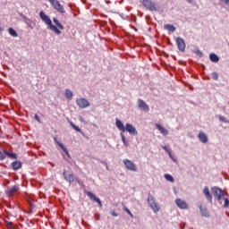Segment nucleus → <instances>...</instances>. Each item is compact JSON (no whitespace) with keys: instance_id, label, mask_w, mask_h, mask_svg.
Returning a JSON list of instances; mask_svg holds the SVG:
<instances>
[{"instance_id":"nucleus-1","label":"nucleus","mask_w":229,"mask_h":229,"mask_svg":"<svg viewBox=\"0 0 229 229\" xmlns=\"http://www.w3.org/2000/svg\"><path fill=\"white\" fill-rule=\"evenodd\" d=\"M115 126L119 130V131H122L120 133V136L122 139V142L125 148H128V146H130V142L126 140V136H124V131H128L129 135H132V136L139 135V131H137V128H135V126H133L131 123H126L124 125V123H123V121L116 118Z\"/></svg>"},{"instance_id":"nucleus-2","label":"nucleus","mask_w":229,"mask_h":229,"mask_svg":"<svg viewBox=\"0 0 229 229\" xmlns=\"http://www.w3.org/2000/svg\"><path fill=\"white\" fill-rule=\"evenodd\" d=\"M39 17H40L41 21H43V22H45V24H47V26H48L49 30H51V31H54V33H55L56 35H61L62 31L60 30L65 29V27H64V25H62V23H60L58 19L53 18V21H52L51 18H49V16H47V13H44V11L39 12ZM53 22L55 25L53 24Z\"/></svg>"},{"instance_id":"nucleus-3","label":"nucleus","mask_w":229,"mask_h":229,"mask_svg":"<svg viewBox=\"0 0 229 229\" xmlns=\"http://www.w3.org/2000/svg\"><path fill=\"white\" fill-rule=\"evenodd\" d=\"M141 4L149 12H158L160 10V5L151 0H142Z\"/></svg>"},{"instance_id":"nucleus-4","label":"nucleus","mask_w":229,"mask_h":229,"mask_svg":"<svg viewBox=\"0 0 229 229\" xmlns=\"http://www.w3.org/2000/svg\"><path fill=\"white\" fill-rule=\"evenodd\" d=\"M147 203L148 204L154 214L159 212L160 208H158V202H157V199H155V197H153V195H151V193H148V195Z\"/></svg>"},{"instance_id":"nucleus-5","label":"nucleus","mask_w":229,"mask_h":229,"mask_svg":"<svg viewBox=\"0 0 229 229\" xmlns=\"http://www.w3.org/2000/svg\"><path fill=\"white\" fill-rule=\"evenodd\" d=\"M211 192L216 198V201H221V199H225V193L223 192V190L221 188L215 186L211 189Z\"/></svg>"},{"instance_id":"nucleus-6","label":"nucleus","mask_w":229,"mask_h":229,"mask_svg":"<svg viewBox=\"0 0 229 229\" xmlns=\"http://www.w3.org/2000/svg\"><path fill=\"white\" fill-rule=\"evenodd\" d=\"M19 191H21V186L19 184L11 186V187H7L5 189V194L6 196H8V198H13L17 192H19Z\"/></svg>"},{"instance_id":"nucleus-7","label":"nucleus","mask_w":229,"mask_h":229,"mask_svg":"<svg viewBox=\"0 0 229 229\" xmlns=\"http://www.w3.org/2000/svg\"><path fill=\"white\" fill-rule=\"evenodd\" d=\"M51 6L55 10V12H58V13H65V8H64V5L60 4V1L58 0H48Z\"/></svg>"},{"instance_id":"nucleus-8","label":"nucleus","mask_w":229,"mask_h":229,"mask_svg":"<svg viewBox=\"0 0 229 229\" xmlns=\"http://www.w3.org/2000/svg\"><path fill=\"white\" fill-rule=\"evenodd\" d=\"M84 192L88 196V198H89V199H91V201H95L96 203H98V205L100 207V208H103V204L101 203V199L98 198L91 191H85Z\"/></svg>"},{"instance_id":"nucleus-9","label":"nucleus","mask_w":229,"mask_h":229,"mask_svg":"<svg viewBox=\"0 0 229 229\" xmlns=\"http://www.w3.org/2000/svg\"><path fill=\"white\" fill-rule=\"evenodd\" d=\"M76 103L79 108H89L90 106V102L87 98H77Z\"/></svg>"},{"instance_id":"nucleus-10","label":"nucleus","mask_w":229,"mask_h":229,"mask_svg":"<svg viewBox=\"0 0 229 229\" xmlns=\"http://www.w3.org/2000/svg\"><path fill=\"white\" fill-rule=\"evenodd\" d=\"M123 164L128 171L137 172V165L130 159H123Z\"/></svg>"},{"instance_id":"nucleus-11","label":"nucleus","mask_w":229,"mask_h":229,"mask_svg":"<svg viewBox=\"0 0 229 229\" xmlns=\"http://www.w3.org/2000/svg\"><path fill=\"white\" fill-rule=\"evenodd\" d=\"M137 105L140 110H142V112H149V106L141 98L138 99Z\"/></svg>"},{"instance_id":"nucleus-12","label":"nucleus","mask_w":229,"mask_h":229,"mask_svg":"<svg viewBox=\"0 0 229 229\" xmlns=\"http://www.w3.org/2000/svg\"><path fill=\"white\" fill-rule=\"evenodd\" d=\"M54 140H55V144H57V146H59V148H61V149L65 153V155H67V157H69V158H71V154H69V150H67V148H65L64 143H62L58 140V137L55 136Z\"/></svg>"},{"instance_id":"nucleus-13","label":"nucleus","mask_w":229,"mask_h":229,"mask_svg":"<svg viewBox=\"0 0 229 229\" xmlns=\"http://www.w3.org/2000/svg\"><path fill=\"white\" fill-rule=\"evenodd\" d=\"M177 49L183 53L185 51V40L182 38H176Z\"/></svg>"},{"instance_id":"nucleus-14","label":"nucleus","mask_w":229,"mask_h":229,"mask_svg":"<svg viewBox=\"0 0 229 229\" xmlns=\"http://www.w3.org/2000/svg\"><path fill=\"white\" fill-rule=\"evenodd\" d=\"M175 205H177V207L180 208L182 210H187V208H189V205H187V202H185L182 199H176Z\"/></svg>"},{"instance_id":"nucleus-15","label":"nucleus","mask_w":229,"mask_h":229,"mask_svg":"<svg viewBox=\"0 0 229 229\" xmlns=\"http://www.w3.org/2000/svg\"><path fill=\"white\" fill-rule=\"evenodd\" d=\"M63 176L65 180V182H68V183L74 182V175L72 174H69L67 170H64Z\"/></svg>"},{"instance_id":"nucleus-16","label":"nucleus","mask_w":229,"mask_h":229,"mask_svg":"<svg viewBox=\"0 0 229 229\" xmlns=\"http://www.w3.org/2000/svg\"><path fill=\"white\" fill-rule=\"evenodd\" d=\"M203 194L206 196V199L209 203H212V193H210V190L208 186H205L203 189Z\"/></svg>"},{"instance_id":"nucleus-17","label":"nucleus","mask_w":229,"mask_h":229,"mask_svg":"<svg viewBox=\"0 0 229 229\" xmlns=\"http://www.w3.org/2000/svg\"><path fill=\"white\" fill-rule=\"evenodd\" d=\"M12 169H13V171H19V169L22 168V162L21 161H13L11 164Z\"/></svg>"},{"instance_id":"nucleus-18","label":"nucleus","mask_w":229,"mask_h":229,"mask_svg":"<svg viewBox=\"0 0 229 229\" xmlns=\"http://www.w3.org/2000/svg\"><path fill=\"white\" fill-rule=\"evenodd\" d=\"M198 137L200 142H202L203 144H207V142H208V137H207V134L205 132L200 131Z\"/></svg>"},{"instance_id":"nucleus-19","label":"nucleus","mask_w":229,"mask_h":229,"mask_svg":"<svg viewBox=\"0 0 229 229\" xmlns=\"http://www.w3.org/2000/svg\"><path fill=\"white\" fill-rule=\"evenodd\" d=\"M199 212L202 216V217H210V215L208 214V210L207 209V208H203V206H199Z\"/></svg>"},{"instance_id":"nucleus-20","label":"nucleus","mask_w":229,"mask_h":229,"mask_svg":"<svg viewBox=\"0 0 229 229\" xmlns=\"http://www.w3.org/2000/svg\"><path fill=\"white\" fill-rule=\"evenodd\" d=\"M157 129L158 130V131H160V133H162V135H169V131H167V129L164 128V126L160 125V124H157L156 125Z\"/></svg>"},{"instance_id":"nucleus-21","label":"nucleus","mask_w":229,"mask_h":229,"mask_svg":"<svg viewBox=\"0 0 229 229\" xmlns=\"http://www.w3.org/2000/svg\"><path fill=\"white\" fill-rule=\"evenodd\" d=\"M4 153L5 157H8L12 160H17V154L13 153V152H8V150H6V149H4Z\"/></svg>"},{"instance_id":"nucleus-22","label":"nucleus","mask_w":229,"mask_h":229,"mask_svg":"<svg viewBox=\"0 0 229 229\" xmlns=\"http://www.w3.org/2000/svg\"><path fill=\"white\" fill-rule=\"evenodd\" d=\"M209 60L213 62V64H217V62H219V56L215 53H211L209 54Z\"/></svg>"},{"instance_id":"nucleus-23","label":"nucleus","mask_w":229,"mask_h":229,"mask_svg":"<svg viewBox=\"0 0 229 229\" xmlns=\"http://www.w3.org/2000/svg\"><path fill=\"white\" fill-rule=\"evenodd\" d=\"M8 33H9V35H11V37H14V38L19 37V34L17 33V31L13 28H9L8 29Z\"/></svg>"},{"instance_id":"nucleus-24","label":"nucleus","mask_w":229,"mask_h":229,"mask_svg":"<svg viewBox=\"0 0 229 229\" xmlns=\"http://www.w3.org/2000/svg\"><path fill=\"white\" fill-rule=\"evenodd\" d=\"M165 30H166L167 31L174 32L176 31V27H174V25L166 24L165 25Z\"/></svg>"},{"instance_id":"nucleus-25","label":"nucleus","mask_w":229,"mask_h":229,"mask_svg":"<svg viewBox=\"0 0 229 229\" xmlns=\"http://www.w3.org/2000/svg\"><path fill=\"white\" fill-rule=\"evenodd\" d=\"M65 98L69 100L72 99V91H71V89H67L65 90Z\"/></svg>"},{"instance_id":"nucleus-26","label":"nucleus","mask_w":229,"mask_h":229,"mask_svg":"<svg viewBox=\"0 0 229 229\" xmlns=\"http://www.w3.org/2000/svg\"><path fill=\"white\" fill-rule=\"evenodd\" d=\"M23 21L29 28H31V30H33V27H31V20L30 18L24 17Z\"/></svg>"},{"instance_id":"nucleus-27","label":"nucleus","mask_w":229,"mask_h":229,"mask_svg":"<svg viewBox=\"0 0 229 229\" xmlns=\"http://www.w3.org/2000/svg\"><path fill=\"white\" fill-rule=\"evenodd\" d=\"M70 125L73 130H75V131H79V133H81V129H80V127L75 125L72 122H70Z\"/></svg>"},{"instance_id":"nucleus-28","label":"nucleus","mask_w":229,"mask_h":229,"mask_svg":"<svg viewBox=\"0 0 229 229\" xmlns=\"http://www.w3.org/2000/svg\"><path fill=\"white\" fill-rule=\"evenodd\" d=\"M165 178L167 180V182H171L172 183L174 182V178L169 174H165Z\"/></svg>"},{"instance_id":"nucleus-29","label":"nucleus","mask_w":229,"mask_h":229,"mask_svg":"<svg viewBox=\"0 0 229 229\" xmlns=\"http://www.w3.org/2000/svg\"><path fill=\"white\" fill-rule=\"evenodd\" d=\"M212 80H215V81H217L219 80V74L216 72H213L211 73Z\"/></svg>"},{"instance_id":"nucleus-30","label":"nucleus","mask_w":229,"mask_h":229,"mask_svg":"<svg viewBox=\"0 0 229 229\" xmlns=\"http://www.w3.org/2000/svg\"><path fill=\"white\" fill-rule=\"evenodd\" d=\"M219 121H221L222 123H225V124H229V120L226 119V117L223 116V115H219L218 116Z\"/></svg>"},{"instance_id":"nucleus-31","label":"nucleus","mask_w":229,"mask_h":229,"mask_svg":"<svg viewBox=\"0 0 229 229\" xmlns=\"http://www.w3.org/2000/svg\"><path fill=\"white\" fill-rule=\"evenodd\" d=\"M123 209L124 210V212H126V214H128V216H130V217H131V219H133V214L126 206H124Z\"/></svg>"},{"instance_id":"nucleus-32","label":"nucleus","mask_w":229,"mask_h":229,"mask_svg":"<svg viewBox=\"0 0 229 229\" xmlns=\"http://www.w3.org/2000/svg\"><path fill=\"white\" fill-rule=\"evenodd\" d=\"M224 199L225 200V203H224V208H228V207H229V199H226V198H225L224 197V199Z\"/></svg>"},{"instance_id":"nucleus-33","label":"nucleus","mask_w":229,"mask_h":229,"mask_svg":"<svg viewBox=\"0 0 229 229\" xmlns=\"http://www.w3.org/2000/svg\"><path fill=\"white\" fill-rule=\"evenodd\" d=\"M6 159V154L3 153L1 150H0V160H5Z\"/></svg>"},{"instance_id":"nucleus-34","label":"nucleus","mask_w":229,"mask_h":229,"mask_svg":"<svg viewBox=\"0 0 229 229\" xmlns=\"http://www.w3.org/2000/svg\"><path fill=\"white\" fill-rule=\"evenodd\" d=\"M195 55H197V56H199V58H202V56H203V52H200L199 50H196V51H195Z\"/></svg>"},{"instance_id":"nucleus-35","label":"nucleus","mask_w":229,"mask_h":229,"mask_svg":"<svg viewBox=\"0 0 229 229\" xmlns=\"http://www.w3.org/2000/svg\"><path fill=\"white\" fill-rule=\"evenodd\" d=\"M29 205H30V210H33L35 208V204H33L32 202H29Z\"/></svg>"},{"instance_id":"nucleus-36","label":"nucleus","mask_w":229,"mask_h":229,"mask_svg":"<svg viewBox=\"0 0 229 229\" xmlns=\"http://www.w3.org/2000/svg\"><path fill=\"white\" fill-rule=\"evenodd\" d=\"M34 119H36L38 121V123H40V116H38V114H35L34 115Z\"/></svg>"},{"instance_id":"nucleus-37","label":"nucleus","mask_w":229,"mask_h":229,"mask_svg":"<svg viewBox=\"0 0 229 229\" xmlns=\"http://www.w3.org/2000/svg\"><path fill=\"white\" fill-rule=\"evenodd\" d=\"M111 216H113V217H117V213H115V211H111L110 212Z\"/></svg>"},{"instance_id":"nucleus-38","label":"nucleus","mask_w":229,"mask_h":229,"mask_svg":"<svg viewBox=\"0 0 229 229\" xmlns=\"http://www.w3.org/2000/svg\"><path fill=\"white\" fill-rule=\"evenodd\" d=\"M168 157L172 159V160H174V158L173 157V154H171V150L170 151H168Z\"/></svg>"},{"instance_id":"nucleus-39","label":"nucleus","mask_w":229,"mask_h":229,"mask_svg":"<svg viewBox=\"0 0 229 229\" xmlns=\"http://www.w3.org/2000/svg\"><path fill=\"white\" fill-rule=\"evenodd\" d=\"M163 149L166 152L169 153L171 151L169 148H167L165 146H162Z\"/></svg>"},{"instance_id":"nucleus-40","label":"nucleus","mask_w":229,"mask_h":229,"mask_svg":"<svg viewBox=\"0 0 229 229\" xmlns=\"http://www.w3.org/2000/svg\"><path fill=\"white\" fill-rule=\"evenodd\" d=\"M222 3H225V4L229 5V0H221Z\"/></svg>"},{"instance_id":"nucleus-41","label":"nucleus","mask_w":229,"mask_h":229,"mask_svg":"<svg viewBox=\"0 0 229 229\" xmlns=\"http://www.w3.org/2000/svg\"><path fill=\"white\" fill-rule=\"evenodd\" d=\"M20 17H21L24 20V17H26V15H24L22 13H19Z\"/></svg>"},{"instance_id":"nucleus-42","label":"nucleus","mask_w":229,"mask_h":229,"mask_svg":"<svg viewBox=\"0 0 229 229\" xmlns=\"http://www.w3.org/2000/svg\"><path fill=\"white\" fill-rule=\"evenodd\" d=\"M102 164H103L104 165H106V169H108V165L106 164V162L102 161Z\"/></svg>"},{"instance_id":"nucleus-43","label":"nucleus","mask_w":229,"mask_h":229,"mask_svg":"<svg viewBox=\"0 0 229 229\" xmlns=\"http://www.w3.org/2000/svg\"><path fill=\"white\" fill-rule=\"evenodd\" d=\"M80 121L81 123H85V120L83 119V117H80Z\"/></svg>"},{"instance_id":"nucleus-44","label":"nucleus","mask_w":229,"mask_h":229,"mask_svg":"<svg viewBox=\"0 0 229 229\" xmlns=\"http://www.w3.org/2000/svg\"><path fill=\"white\" fill-rule=\"evenodd\" d=\"M186 1H187V3H189L190 4H192V0H186Z\"/></svg>"},{"instance_id":"nucleus-45","label":"nucleus","mask_w":229,"mask_h":229,"mask_svg":"<svg viewBox=\"0 0 229 229\" xmlns=\"http://www.w3.org/2000/svg\"><path fill=\"white\" fill-rule=\"evenodd\" d=\"M8 228H12V223L8 224Z\"/></svg>"},{"instance_id":"nucleus-46","label":"nucleus","mask_w":229,"mask_h":229,"mask_svg":"<svg viewBox=\"0 0 229 229\" xmlns=\"http://www.w3.org/2000/svg\"><path fill=\"white\" fill-rule=\"evenodd\" d=\"M1 31H3V30H2L1 27H0V33H1Z\"/></svg>"}]
</instances>
